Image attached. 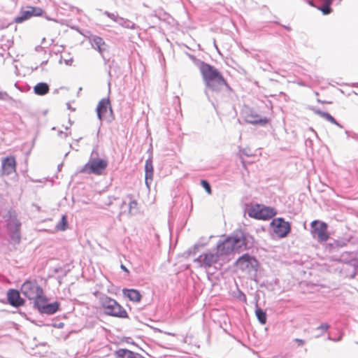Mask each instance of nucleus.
Instances as JSON below:
<instances>
[{
    "instance_id": "obj_9",
    "label": "nucleus",
    "mask_w": 358,
    "mask_h": 358,
    "mask_svg": "<svg viewBox=\"0 0 358 358\" xmlns=\"http://www.w3.org/2000/svg\"><path fill=\"white\" fill-rule=\"evenodd\" d=\"M248 215L258 220H268L275 215L274 208L255 204L248 210Z\"/></svg>"
},
{
    "instance_id": "obj_35",
    "label": "nucleus",
    "mask_w": 358,
    "mask_h": 358,
    "mask_svg": "<svg viewBox=\"0 0 358 358\" xmlns=\"http://www.w3.org/2000/svg\"><path fill=\"white\" fill-rule=\"evenodd\" d=\"M10 99V96L7 92L0 91V100L8 101Z\"/></svg>"
},
{
    "instance_id": "obj_36",
    "label": "nucleus",
    "mask_w": 358,
    "mask_h": 358,
    "mask_svg": "<svg viewBox=\"0 0 358 358\" xmlns=\"http://www.w3.org/2000/svg\"><path fill=\"white\" fill-rule=\"evenodd\" d=\"M345 134L348 135V137H350V138L355 139V141H358V134H356L354 132L350 133L348 131H345Z\"/></svg>"
},
{
    "instance_id": "obj_5",
    "label": "nucleus",
    "mask_w": 358,
    "mask_h": 358,
    "mask_svg": "<svg viewBox=\"0 0 358 358\" xmlns=\"http://www.w3.org/2000/svg\"><path fill=\"white\" fill-rule=\"evenodd\" d=\"M8 223L7 229L10 239L15 243H19L21 239L20 227L21 222L17 217L16 212L10 210L7 213Z\"/></svg>"
},
{
    "instance_id": "obj_7",
    "label": "nucleus",
    "mask_w": 358,
    "mask_h": 358,
    "mask_svg": "<svg viewBox=\"0 0 358 358\" xmlns=\"http://www.w3.org/2000/svg\"><path fill=\"white\" fill-rule=\"evenodd\" d=\"M96 114L100 121V124L103 120L108 123L112 122L115 120L113 109L108 98L102 99L96 106Z\"/></svg>"
},
{
    "instance_id": "obj_53",
    "label": "nucleus",
    "mask_w": 358,
    "mask_h": 358,
    "mask_svg": "<svg viewBox=\"0 0 358 358\" xmlns=\"http://www.w3.org/2000/svg\"><path fill=\"white\" fill-rule=\"evenodd\" d=\"M322 1H323V4H324L326 2V0H322Z\"/></svg>"
},
{
    "instance_id": "obj_13",
    "label": "nucleus",
    "mask_w": 358,
    "mask_h": 358,
    "mask_svg": "<svg viewBox=\"0 0 358 358\" xmlns=\"http://www.w3.org/2000/svg\"><path fill=\"white\" fill-rule=\"evenodd\" d=\"M43 10L40 8L29 6L27 10H21L19 14L14 18L15 23H22L32 16L41 15Z\"/></svg>"
},
{
    "instance_id": "obj_15",
    "label": "nucleus",
    "mask_w": 358,
    "mask_h": 358,
    "mask_svg": "<svg viewBox=\"0 0 358 358\" xmlns=\"http://www.w3.org/2000/svg\"><path fill=\"white\" fill-rule=\"evenodd\" d=\"M7 299L10 306L15 308L22 306L25 301L20 296V293L17 289H10L7 292Z\"/></svg>"
},
{
    "instance_id": "obj_4",
    "label": "nucleus",
    "mask_w": 358,
    "mask_h": 358,
    "mask_svg": "<svg viewBox=\"0 0 358 358\" xmlns=\"http://www.w3.org/2000/svg\"><path fill=\"white\" fill-rule=\"evenodd\" d=\"M97 156L98 152L93 150L88 162L78 169L77 173L101 175L108 166V162L104 159L99 158Z\"/></svg>"
},
{
    "instance_id": "obj_38",
    "label": "nucleus",
    "mask_w": 358,
    "mask_h": 358,
    "mask_svg": "<svg viewBox=\"0 0 358 358\" xmlns=\"http://www.w3.org/2000/svg\"><path fill=\"white\" fill-rule=\"evenodd\" d=\"M293 341L297 343L298 346H303L306 343L305 340L301 338H294Z\"/></svg>"
},
{
    "instance_id": "obj_20",
    "label": "nucleus",
    "mask_w": 358,
    "mask_h": 358,
    "mask_svg": "<svg viewBox=\"0 0 358 358\" xmlns=\"http://www.w3.org/2000/svg\"><path fill=\"white\" fill-rule=\"evenodd\" d=\"M32 301H33L34 308L36 309L40 313L42 311L41 306H45V304L48 303V299L44 295L43 292V294H39L38 296H36Z\"/></svg>"
},
{
    "instance_id": "obj_11",
    "label": "nucleus",
    "mask_w": 358,
    "mask_h": 358,
    "mask_svg": "<svg viewBox=\"0 0 358 358\" xmlns=\"http://www.w3.org/2000/svg\"><path fill=\"white\" fill-rule=\"evenodd\" d=\"M271 228L273 233L279 238H285L291 231V225L282 217H275L273 219L271 224Z\"/></svg>"
},
{
    "instance_id": "obj_23",
    "label": "nucleus",
    "mask_w": 358,
    "mask_h": 358,
    "mask_svg": "<svg viewBox=\"0 0 358 358\" xmlns=\"http://www.w3.org/2000/svg\"><path fill=\"white\" fill-rule=\"evenodd\" d=\"M145 183L147 186H149L148 185V180H152L153 177V166H152V162L150 159H148L145 162Z\"/></svg>"
},
{
    "instance_id": "obj_19",
    "label": "nucleus",
    "mask_w": 358,
    "mask_h": 358,
    "mask_svg": "<svg viewBox=\"0 0 358 358\" xmlns=\"http://www.w3.org/2000/svg\"><path fill=\"white\" fill-rule=\"evenodd\" d=\"M312 110L313 111V113L315 114L320 115V117H323L324 119L329 121V122L336 125L337 127H338L340 128H343V126L340 123H338L336 121V120L329 113L322 111L321 110L315 108H313Z\"/></svg>"
},
{
    "instance_id": "obj_37",
    "label": "nucleus",
    "mask_w": 358,
    "mask_h": 358,
    "mask_svg": "<svg viewBox=\"0 0 358 358\" xmlns=\"http://www.w3.org/2000/svg\"><path fill=\"white\" fill-rule=\"evenodd\" d=\"M125 353H126V357L127 358H134V356L135 355V352L133 351H131L129 350L125 349Z\"/></svg>"
},
{
    "instance_id": "obj_3",
    "label": "nucleus",
    "mask_w": 358,
    "mask_h": 358,
    "mask_svg": "<svg viewBox=\"0 0 358 358\" xmlns=\"http://www.w3.org/2000/svg\"><path fill=\"white\" fill-rule=\"evenodd\" d=\"M99 302L102 309L103 310V313L106 315L119 318L128 317L127 310L115 299L108 296L107 295H102L99 298Z\"/></svg>"
},
{
    "instance_id": "obj_49",
    "label": "nucleus",
    "mask_w": 358,
    "mask_h": 358,
    "mask_svg": "<svg viewBox=\"0 0 358 358\" xmlns=\"http://www.w3.org/2000/svg\"><path fill=\"white\" fill-rule=\"evenodd\" d=\"M285 28L286 29L289 30H289H291V28H290L289 27H285Z\"/></svg>"
},
{
    "instance_id": "obj_24",
    "label": "nucleus",
    "mask_w": 358,
    "mask_h": 358,
    "mask_svg": "<svg viewBox=\"0 0 358 358\" xmlns=\"http://www.w3.org/2000/svg\"><path fill=\"white\" fill-rule=\"evenodd\" d=\"M116 23H117L119 25L122 26V27L127 28V29H134L136 27V24L134 22H133L132 21H131L128 19L122 17L120 16L119 17V18H117Z\"/></svg>"
},
{
    "instance_id": "obj_14",
    "label": "nucleus",
    "mask_w": 358,
    "mask_h": 358,
    "mask_svg": "<svg viewBox=\"0 0 358 358\" xmlns=\"http://www.w3.org/2000/svg\"><path fill=\"white\" fill-rule=\"evenodd\" d=\"M245 121L253 125L265 126L269 120L266 117H262L254 110H249L245 112Z\"/></svg>"
},
{
    "instance_id": "obj_27",
    "label": "nucleus",
    "mask_w": 358,
    "mask_h": 358,
    "mask_svg": "<svg viewBox=\"0 0 358 358\" xmlns=\"http://www.w3.org/2000/svg\"><path fill=\"white\" fill-rule=\"evenodd\" d=\"M334 0H326L324 4L321 6L317 7V8L320 10L323 15H329L332 12V8H331V5Z\"/></svg>"
},
{
    "instance_id": "obj_32",
    "label": "nucleus",
    "mask_w": 358,
    "mask_h": 358,
    "mask_svg": "<svg viewBox=\"0 0 358 358\" xmlns=\"http://www.w3.org/2000/svg\"><path fill=\"white\" fill-rule=\"evenodd\" d=\"M103 14L105 15H106L108 17H109L110 19H111L115 22H116V21L117 20V18H119V17H120L117 13H110L107 10L104 11Z\"/></svg>"
},
{
    "instance_id": "obj_30",
    "label": "nucleus",
    "mask_w": 358,
    "mask_h": 358,
    "mask_svg": "<svg viewBox=\"0 0 358 358\" xmlns=\"http://www.w3.org/2000/svg\"><path fill=\"white\" fill-rule=\"evenodd\" d=\"M155 15L158 17L162 20H167L170 15L169 13L163 10L162 9H159L155 11Z\"/></svg>"
},
{
    "instance_id": "obj_10",
    "label": "nucleus",
    "mask_w": 358,
    "mask_h": 358,
    "mask_svg": "<svg viewBox=\"0 0 358 358\" xmlns=\"http://www.w3.org/2000/svg\"><path fill=\"white\" fill-rule=\"evenodd\" d=\"M22 294L29 300L32 301L39 294H43V289L36 280H26L21 286Z\"/></svg>"
},
{
    "instance_id": "obj_31",
    "label": "nucleus",
    "mask_w": 358,
    "mask_h": 358,
    "mask_svg": "<svg viewBox=\"0 0 358 358\" xmlns=\"http://www.w3.org/2000/svg\"><path fill=\"white\" fill-rule=\"evenodd\" d=\"M206 243H196L194 245L192 248L189 249L188 250L189 255H195L196 252H198L199 249L203 247Z\"/></svg>"
},
{
    "instance_id": "obj_17",
    "label": "nucleus",
    "mask_w": 358,
    "mask_h": 358,
    "mask_svg": "<svg viewBox=\"0 0 358 358\" xmlns=\"http://www.w3.org/2000/svg\"><path fill=\"white\" fill-rule=\"evenodd\" d=\"M122 294L124 296L127 297L133 302H139L141 299V294L139 291L134 289H123Z\"/></svg>"
},
{
    "instance_id": "obj_22",
    "label": "nucleus",
    "mask_w": 358,
    "mask_h": 358,
    "mask_svg": "<svg viewBox=\"0 0 358 358\" xmlns=\"http://www.w3.org/2000/svg\"><path fill=\"white\" fill-rule=\"evenodd\" d=\"M50 87L46 83H38L34 87V92L36 94L39 96H43L48 93Z\"/></svg>"
},
{
    "instance_id": "obj_43",
    "label": "nucleus",
    "mask_w": 358,
    "mask_h": 358,
    "mask_svg": "<svg viewBox=\"0 0 358 358\" xmlns=\"http://www.w3.org/2000/svg\"><path fill=\"white\" fill-rule=\"evenodd\" d=\"M72 62H73V59L72 58H71L69 59H66L65 60V64L66 65H71Z\"/></svg>"
},
{
    "instance_id": "obj_44",
    "label": "nucleus",
    "mask_w": 358,
    "mask_h": 358,
    "mask_svg": "<svg viewBox=\"0 0 358 358\" xmlns=\"http://www.w3.org/2000/svg\"><path fill=\"white\" fill-rule=\"evenodd\" d=\"M134 358H145V357H144L143 355H141L139 353L135 352Z\"/></svg>"
},
{
    "instance_id": "obj_51",
    "label": "nucleus",
    "mask_w": 358,
    "mask_h": 358,
    "mask_svg": "<svg viewBox=\"0 0 358 358\" xmlns=\"http://www.w3.org/2000/svg\"><path fill=\"white\" fill-rule=\"evenodd\" d=\"M69 125H70V126H71V125H72V124H73V122L71 121V120H69Z\"/></svg>"
},
{
    "instance_id": "obj_21",
    "label": "nucleus",
    "mask_w": 358,
    "mask_h": 358,
    "mask_svg": "<svg viewBox=\"0 0 358 358\" xmlns=\"http://www.w3.org/2000/svg\"><path fill=\"white\" fill-rule=\"evenodd\" d=\"M91 41L93 48L97 50L101 54L105 50L104 46H106V43L103 38L97 36H92Z\"/></svg>"
},
{
    "instance_id": "obj_8",
    "label": "nucleus",
    "mask_w": 358,
    "mask_h": 358,
    "mask_svg": "<svg viewBox=\"0 0 358 358\" xmlns=\"http://www.w3.org/2000/svg\"><path fill=\"white\" fill-rule=\"evenodd\" d=\"M236 264L239 269L248 273H256L259 267V262L257 259L248 253L241 256L236 260Z\"/></svg>"
},
{
    "instance_id": "obj_6",
    "label": "nucleus",
    "mask_w": 358,
    "mask_h": 358,
    "mask_svg": "<svg viewBox=\"0 0 358 358\" xmlns=\"http://www.w3.org/2000/svg\"><path fill=\"white\" fill-rule=\"evenodd\" d=\"M310 234L314 239L319 243H324L329 240L328 224L323 221L315 220L310 223Z\"/></svg>"
},
{
    "instance_id": "obj_39",
    "label": "nucleus",
    "mask_w": 358,
    "mask_h": 358,
    "mask_svg": "<svg viewBox=\"0 0 358 358\" xmlns=\"http://www.w3.org/2000/svg\"><path fill=\"white\" fill-rule=\"evenodd\" d=\"M70 134V133H67V132H63L62 131H59L58 133V135L61 137H64V138H66L69 136V135Z\"/></svg>"
},
{
    "instance_id": "obj_48",
    "label": "nucleus",
    "mask_w": 358,
    "mask_h": 358,
    "mask_svg": "<svg viewBox=\"0 0 358 358\" xmlns=\"http://www.w3.org/2000/svg\"><path fill=\"white\" fill-rule=\"evenodd\" d=\"M335 339H336L335 342L338 341H340L341 339V336H340L339 338H336Z\"/></svg>"
},
{
    "instance_id": "obj_40",
    "label": "nucleus",
    "mask_w": 358,
    "mask_h": 358,
    "mask_svg": "<svg viewBox=\"0 0 358 358\" xmlns=\"http://www.w3.org/2000/svg\"><path fill=\"white\" fill-rule=\"evenodd\" d=\"M271 358H286V355H283L282 353L279 355H274L271 357Z\"/></svg>"
},
{
    "instance_id": "obj_52",
    "label": "nucleus",
    "mask_w": 358,
    "mask_h": 358,
    "mask_svg": "<svg viewBox=\"0 0 358 358\" xmlns=\"http://www.w3.org/2000/svg\"><path fill=\"white\" fill-rule=\"evenodd\" d=\"M46 63H47V61L43 62L41 63V65H43V64H45Z\"/></svg>"
},
{
    "instance_id": "obj_18",
    "label": "nucleus",
    "mask_w": 358,
    "mask_h": 358,
    "mask_svg": "<svg viewBox=\"0 0 358 358\" xmlns=\"http://www.w3.org/2000/svg\"><path fill=\"white\" fill-rule=\"evenodd\" d=\"M60 303L57 301L53 303H47L45 306H41L42 311L41 314L53 315L59 309Z\"/></svg>"
},
{
    "instance_id": "obj_28",
    "label": "nucleus",
    "mask_w": 358,
    "mask_h": 358,
    "mask_svg": "<svg viewBox=\"0 0 358 358\" xmlns=\"http://www.w3.org/2000/svg\"><path fill=\"white\" fill-rule=\"evenodd\" d=\"M68 228L67 217L65 215L62 216L60 222L55 226L57 231H65Z\"/></svg>"
},
{
    "instance_id": "obj_46",
    "label": "nucleus",
    "mask_w": 358,
    "mask_h": 358,
    "mask_svg": "<svg viewBox=\"0 0 358 358\" xmlns=\"http://www.w3.org/2000/svg\"><path fill=\"white\" fill-rule=\"evenodd\" d=\"M327 340H329V341H336V339L335 338H333L331 336H328L327 337Z\"/></svg>"
},
{
    "instance_id": "obj_26",
    "label": "nucleus",
    "mask_w": 358,
    "mask_h": 358,
    "mask_svg": "<svg viewBox=\"0 0 358 358\" xmlns=\"http://www.w3.org/2000/svg\"><path fill=\"white\" fill-rule=\"evenodd\" d=\"M255 315L260 324H265L266 323L267 317L265 310L257 306L255 310Z\"/></svg>"
},
{
    "instance_id": "obj_16",
    "label": "nucleus",
    "mask_w": 358,
    "mask_h": 358,
    "mask_svg": "<svg viewBox=\"0 0 358 358\" xmlns=\"http://www.w3.org/2000/svg\"><path fill=\"white\" fill-rule=\"evenodd\" d=\"M16 161L13 156H8L1 161V171L3 175L8 176L15 171Z\"/></svg>"
},
{
    "instance_id": "obj_41",
    "label": "nucleus",
    "mask_w": 358,
    "mask_h": 358,
    "mask_svg": "<svg viewBox=\"0 0 358 358\" xmlns=\"http://www.w3.org/2000/svg\"><path fill=\"white\" fill-rule=\"evenodd\" d=\"M120 268L122 271H124V272H126L127 273H129V270L127 269V268L124 265V264H121L120 265Z\"/></svg>"
},
{
    "instance_id": "obj_34",
    "label": "nucleus",
    "mask_w": 358,
    "mask_h": 358,
    "mask_svg": "<svg viewBox=\"0 0 358 358\" xmlns=\"http://www.w3.org/2000/svg\"><path fill=\"white\" fill-rule=\"evenodd\" d=\"M115 355L117 358H127L125 349H119L115 352Z\"/></svg>"
},
{
    "instance_id": "obj_1",
    "label": "nucleus",
    "mask_w": 358,
    "mask_h": 358,
    "mask_svg": "<svg viewBox=\"0 0 358 358\" xmlns=\"http://www.w3.org/2000/svg\"><path fill=\"white\" fill-rule=\"evenodd\" d=\"M253 238L241 230L234 231L231 236L217 243V252L220 257L229 255L232 252L245 250L252 248Z\"/></svg>"
},
{
    "instance_id": "obj_42",
    "label": "nucleus",
    "mask_w": 358,
    "mask_h": 358,
    "mask_svg": "<svg viewBox=\"0 0 358 358\" xmlns=\"http://www.w3.org/2000/svg\"><path fill=\"white\" fill-rule=\"evenodd\" d=\"M308 3L310 6H313V7H315V8H317V6L315 4V3H314V1H313V0H308Z\"/></svg>"
},
{
    "instance_id": "obj_45",
    "label": "nucleus",
    "mask_w": 358,
    "mask_h": 358,
    "mask_svg": "<svg viewBox=\"0 0 358 358\" xmlns=\"http://www.w3.org/2000/svg\"><path fill=\"white\" fill-rule=\"evenodd\" d=\"M317 101L319 103H331V101H321L320 99H317Z\"/></svg>"
},
{
    "instance_id": "obj_2",
    "label": "nucleus",
    "mask_w": 358,
    "mask_h": 358,
    "mask_svg": "<svg viewBox=\"0 0 358 358\" xmlns=\"http://www.w3.org/2000/svg\"><path fill=\"white\" fill-rule=\"evenodd\" d=\"M206 86L205 94L208 97V90L218 92L224 87H229L222 73L214 66L203 61L197 64Z\"/></svg>"
},
{
    "instance_id": "obj_12",
    "label": "nucleus",
    "mask_w": 358,
    "mask_h": 358,
    "mask_svg": "<svg viewBox=\"0 0 358 358\" xmlns=\"http://www.w3.org/2000/svg\"><path fill=\"white\" fill-rule=\"evenodd\" d=\"M220 259V257L216 252L212 253L208 251L205 253L200 255L194 259V262L198 264L199 266L206 269L211 267L214 264L217 263Z\"/></svg>"
},
{
    "instance_id": "obj_33",
    "label": "nucleus",
    "mask_w": 358,
    "mask_h": 358,
    "mask_svg": "<svg viewBox=\"0 0 358 358\" xmlns=\"http://www.w3.org/2000/svg\"><path fill=\"white\" fill-rule=\"evenodd\" d=\"M201 185L208 194L211 193V187H210V183L207 180H201Z\"/></svg>"
},
{
    "instance_id": "obj_25",
    "label": "nucleus",
    "mask_w": 358,
    "mask_h": 358,
    "mask_svg": "<svg viewBox=\"0 0 358 358\" xmlns=\"http://www.w3.org/2000/svg\"><path fill=\"white\" fill-rule=\"evenodd\" d=\"M128 199H129V213L130 215H136L138 213V203L136 200L133 199L132 194H128L127 196Z\"/></svg>"
},
{
    "instance_id": "obj_29",
    "label": "nucleus",
    "mask_w": 358,
    "mask_h": 358,
    "mask_svg": "<svg viewBox=\"0 0 358 358\" xmlns=\"http://www.w3.org/2000/svg\"><path fill=\"white\" fill-rule=\"evenodd\" d=\"M330 325L327 323H322L320 326L316 328L317 331H320V334L316 335V338L322 336L329 329Z\"/></svg>"
},
{
    "instance_id": "obj_50",
    "label": "nucleus",
    "mask_w": 358,
    "mask_h": 358,
    "mask_svg": "<svg viewBox=\"0 0 358 358\" xmlns=\"http://www.w3.org/2000/svg\"><path fill=\"white\" fill-rule=\"evenodd\" d=\"M70 127H71L70 125H69H69H66V127H65V129L67 130V129H69L70 128Z\"/></svg>"
},
{
    "instance_id": "obj_47",
    "label": "nucleus",
    "mask_w": 358,
    "mask_h": 358,
    "mask_svg": "<svg viewBox=\"0 0 358 358\" xmlns=\"http://www.w3.org/2000/svg\"><path fill=\"white\" fill-rule=\"evenodd\" d=\"M67 107H68V108H69V109H70V110H73V111H74V110H75V108H71V106H70V104H69V103H67Z\"/></svg>"
}]
</instances>
